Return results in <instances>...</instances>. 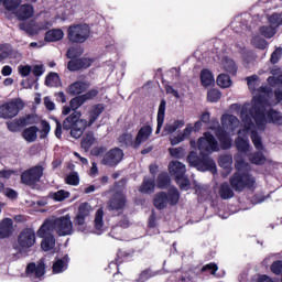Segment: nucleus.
<instances>
[{"instance_id":"4d7b16f0","label":"nucleus","mask_w":282,"mask_h":282,"mask_svg":"<svg viewBox=\"0 0 282 282\" xmlns=\"http://www.w3.org/2000/svg\"><path fill=\"white\" fill-rule=\"evenodd\" d=\"M67 67L69 72H78V69H82L80 59L76 58V59L69 61Z\"/></svg>"},{"instance_id":"8fccbe9b","label":"nucleus","mask_w":282,"mask_h":282,"mask_svg":"<svg viewBox=\"0 0 282 282\" xmlns=\"http://www.w3.org/2000/svg\"><path fill=\"white\" fill-rule=\"evenodd\" d=\"M251 43L254 47H258V50H265V47H268V42L261 36H254Z\"/></svg>"},{"instance_id":"13d9d810","label":"nucleus","mask_w":282,"mask_h":282,"mask_svg":"<svg viewBox=\"0 0 282 282\" xmlns=\"http://www.w3.org/2000/svg\"><path fill=\"white\" fill-rule=\"evenodd\" d=\"M67 184H70L72 186H78L79 184V178H78V173H72L66 177Z\"/></svg>"},{"instance_id":"e433bc0d","label":"nucleus","mask_w":282,"mask_h":282,"mask_svg":"<svg viewBox=\"0 0 282 282\" xmlns=\"http://www.w3.org/2000/svg\"><path fill=\"white\" fill-rule=\"evenodd\" d=\"M45 85L47 87H58L61 85V77L56 73H51L45 79Z\"/></svg>"},{"instance_id":"412c9836","label":"nucleus","mask_w":282,"mask_h":282,"mask_svg":"<svg viewBox=\"0 0 282 282\" xmlns=\"http://www.w3.org/2000/svg\"><path fill=\"white\" fill-rule=\"evenodd\" d=\"M153 128H151V126H143L137 134V138L133 143V149H139V147L143 144V142H147V140L151 138Z\"/></svg>"},{"instance_id":"5701e85b","label":"nucleus","mask_w":282,"mask_h":282,"mask_svg":"<svg viewBox=\"0 0 282 282\" xmlns=\"http://www.w3.org/2000/svg\"><path fill=\"white\" fill-rule=\"evenodd\" d=\"M68 264H69V256L65 254L63 257L57 258L53 263V273L61 274L65 272V270H67Z\"/></svg>"},{"instance_id":"603ef678","label":"nucleus","mask_w":282,"mask_h":282,"mask_svg":"<svg viewBox=\"0 0 282 282\" xmlns=\"http://www.w3.org/2000/svg\"><path fill=\"white\" fill-rule=\"evenodd\" d=\"M169 153L172 158L180 160V158H184V150L182 148H170Z\"/></svg>"},{"instance_id":"1a4fd4ad","label":"nucleus","mask_w":282,"mask_h":282,"mask_svg":"<svg viewBox=\"0 0 282 282\" xmlns=\"http://www.w3.org/2000/svg\"><path fill=\"white\" fill-rule=\"evenodd\" d=\"M21 1L22 0H0V4L2 3L6 10L15 14L20 21H28V19L34 17V7L30 3L21 6Z\"/></svg>"},{"instance_id":"f704fd0d","label":"nucleus","mask_w":282,"mask_h":282,"mask_svg":"<svg viewBox=\"0 0 282 282\" xmlns=\"http://www.w3.org/2000/svg\"><path fill=\"white\" fill-rule=\"evenodd\" d=\"M216 83L218 87H221L223 89H228V87L232 86V80L230 79V76H228L227 74H220L217 77Z\"/></svg>"},{"instance_id":"9d476101","label":"nucleus","mask_w":282,"mask_h":282,"mask_svg":"<svg viewBox=\"0 0 282 282\" xmlns=\"http://www.w3.org/2000/svg\"><path fill=\"white\" fill-rule=\"evenodd\" d=\"M170 174L175 176L176 184L181 191H188L191 188V181L186 177V165L180 161H171L169 164Z\"/></svg>"},{"instance_id":"4c0bfd02","label":"nucleus","mask_w":282,"mask_h":282,"mask_svg":"<svg viewBox=\"0 0 282 282\" xmlns=\"http://www.w3.org/2000/svg\"><path fill=\"white\" fill-rule=\"evenodd\" d=\"M249 160L251 164H256L257 166H260L261 164H265V155L261 152H256L249 155Z\"/></svg>"},{"instance_id":"c756f323","label":"nucleus","mask_w":282,"mask_h":282,"mask_svg":"<svg viewBox=\"0 0 282 282\" xmlns=\"http://www.w3.org/2000/svg\"><path fill=\"white\" fill-rule=\"evenodd\" d=\"M200 80L204 87H210V85H215V76L208 69H203L200 73Z\"/></svg>"},{"instance_id":"7ed1b4c3","label":"nucleus","mask_w":282,"mask_h":282,"mask_svg":"<svg viewBox=\"0 0 282 282\" xmlns=\"http://www.w3.org/2000/svg\"><path fill=\"white\" fill-rule=\"evenodd\" d=\"M105 111V107L102 105H96L91 108L87 119L82 118L80 111H75L70 116H68L63 122V129L65 131L70 130L72 138L78 139L85 133V129L87 127H91L98 120L100 113Z\"/></svg>"},{"instance_id":"49530a36","label":"nucleus","mask_w":282,"mask_h":282,"mask_svg":"<svg viewBox=\"0 0 282 282\" xmlns=\"http://www.w3.org/2000/svg\"><path fill=\"white\" fill-rule=\"evenodd\" d=\"M120 144H126V147H133L135 144V141H133V134L132 133H123L119 137Z\"/></svg>"},{"instance_id":"69168bd1","label":"nucleus","mask_w":282,"mask_h":282,"mask_svg":"<svg viewBox=\"0 0 282 282\" xmlns=\"http://www.w3.org/2000/svg\"><path fill=\"white\" fill-rule=\"evenodd\" d=\"M7 127H8L9 131L17 133V131H19L20 124H19V121L13 120V121L7 122Z\"/></svg>"},{"instance_id":"5fc2aeb1","label":"nucleus","mask_w":282,"mask_h":282,"mask_svg":"<svg viewBox=\"0 0 282 282\" xmlns=\"http://www.w3.org/2000/svg\"><path fill=\"white\" fill-rule=\"evenodd\" d=\"M281 56H282V48L281 47L275 48V51L271 54V58H270L272 65H276V63L281 61Z\"/></svg>"},{"instance_id":"bf43d9fd","label":"nucleus","mask_w":282,"mask_h":282,"mask_svg":"<svg viewBox=\"0 0 282 282\" xmlns=\"http://www.w3.org/2000/svg\"><path fill=\"white\" fill-rule=\"evenodd\" d=\"M271 272H273V274H281L282 272V261L281 260H278V261H274L272 264H271Z\"/></svg>"},{"instance_id":"09e8293b","label":"nucleus","mask_w":282,"mask_h":282,"mask_svg":"<svg viewBox=\"0 0 282 282\" xmlns=\"http://www.w3.org/2000/svg\"><path fill=\"white\" fill-rule=\"evenodd\" d=\"M207 99L209 102H217L218 100H221V91H219L218 89L208 90Z\"/></svg>"},{"instance_id":"4be33fe9","label":"nucleus","mask_w":282,"mask_h":282,"mask_svg":"<svg viewBox=\"0 0 282 282\" xmlns=\"http://www.w3.org/2000/svg\"><path fill=\"white\" fill-rule=\"evenodd\" d=\"M87 89H89V83L79 80L68 86L67 94H70V96H78L80 94H85Z\"/></svg>"},{"instance_id":"58836bf2","label":"nucleus","mask_w":282,"mask_h":282,"mask_svg":"<svg viewBox=\"0 0 282 282\" xmlns=\"http://www.w3.org/2000/svg\"><path fill=\"white\" fill-rule=\"evenodd\" d=\"M89 215H91V205L87 203H83L78 208L77 217L89 219Z\"/></svg>"},{"instance_id":"a18cd8bd","label":"nucleus","mask_w":282,"mask_h":282,"mask_svg":"<svg viewBox=\"0 0 282 282\" xmlns=\"http://www.w3.org/2000/svg\"><path fill=\"white\" fill-rule=\"evenodd\" d=\"M219 166H221V169H230V166H232V155L230 154H223L219 158Z\"/></svg>"},{"instance_id":"ea45409f","label":"nucleus","mask_w":282,"mask_h":282,"mask_svg":"<svg viewBox=\"0 0 282 282\" xmlns=\"http://www.w3.org/2000/svg\"><path fill=\"white\" fill-rule=\"evenodd\" d=\"M69 197V192L65 189H59L55 193L50 194V198L54 199V202H64V199H67Z\"/></svg>"},{"instance_id":"dca6fc26","label":"nucleus","mask_w":282,"mask_h":282,"mask_svg":"<svg viewBox=\"0 0 282 282\" xmlns=\"http://www.w3.org/2000/svg\"><path fill=\"white\" fill-rule=\"evenodd\" d=\"M41 177H43V166L41 165L33 166L21 175L23 184H26L28 186L41 182Z\"/></svg>"},{"instance_id":"e2e57ef3","label":"nucleus","mask_w":282,"mask_h":282,"mask_svg":"<svg viewBox=\"0 0 282 282\" xmlns=\"http://www.w3.org/2000/svg\"><path fill=\"white\" fill-rule=\"evenodd\" d=\"M91 63H94V59L91 58H79V65L82 67V69H87V67H91Z\"/></svg>"},{"instance_id":"3c124183","label":"nucleus","mask_w":282,"mask_h":282,"mask_svg":"<svg viewBox=\"0 0 282 282\" xmlns=\"http://www.w3.org/2000/svg\"><path fill=\"white\" fill-rule=\"evenodd\" d=\"M171 178L167 173H161L158 178L159 188H166V185L170 184Z\"/></svg>"},{"instance_id":"aec40b11","label":"nucleus","mask_w":282,"mask_h":282,"mask_svg":"<svg viewBox=\"0 0 282 282\" xmlns=\"http://www.w3.org/2000/svg\"><path fill=\"white\" fill-rule=\"evenodd\" d=\"M18 242L23 249L32 248L36 243V232H34V229H24L20 232Z\"/></svg>"},{"instance_id":"37998d69","label":"nucleus","mask_w":282,"mask_h":282,"mask_svg":"<svg viewBox=\"0 0 282 282\" xmlns=\"http://www.w3.org/2000/svg\"><path fill=\"white\" fill-rule=\"evenodd\" d=\"M85 102H86L85 97L78 96V97L73 98L69 101V106H70L72 110L74 112H76V110L80 109V107H83V105H85Z\"/></svg>"},{"instance_id":"7c9ffc66","label":"nucleus","mask_w":282,"mask_h":282,"mask_svg":"<svg viewBox=\"0 0 282 282\" xmlns=\"http://www.w3.org/2000/svg\"><path fill=\"white\" fill-rule=\"evenodd\" d=\"M39 133V128H36L35 126H32L30 128H26L22 135L24 138V140H26V142H34L36 141V138L39 137L37 135Z\"/></svg>"},{"instance_id":"0eeeda50","label":"nucleus","mask_w":282,"mask_h":282,"mask_svg":"<svg viewBox=\"0 0 282 282\" xmlns=\"http://www.w3.org/2000/svg\"><path fill=\"white\" fill-rule=\"evenodd\" d=\"M43 226L51 232H56L58 237H69L74 234V223H72L69 215L47 218Z\"/></svg>"},{"instance_id":"a878e982","label":"nucleus","mask_w":282,"mask_h":282,"mask_svg":"<svg viewBox=\"0 0 282 282\" xmlns=\"http://www.w3.org/2000/svg\"><path fill=\"white\" fill-rule=\"evenodd\" d=\"M186 124V121L184 119H174L167 122L164 127V133L171 134L175 133L177 129H182Z\"/></svg>"},{"instance_id":"338daca9","label":"nucleus","mask_w":282,"mask_h":282,"mask_svg":"<svg viewBox=\"0 0 282 282\" xmlns=\"http://www.w3.org/2000/svg\"><path fill=\"white\" fill-rule=\"evenodd\" d=\"M78 54H80V52L78 51V48L76 47H70L68 48L66 56L67 58H76V56H78Z\"/></svg>"},{"instance_id":"473e14b6","label":"nucleus","mask_w":282,"mask_h":282,"mask_svg":"<svg viewBox=\"0 0 282 282\" xmlns=\"http://www.w3.org/2000/svg\"><path fill=\"white\" fill-rule=\"evenodd\" d=\"M102 217H105V212L102 209H98L95 215V228L97 230V235H100V231L105 226V220H102Z\"/></svg>"},{"instance_id":"0e129e2a","label":"nucleus","mask_w":282,"mask_h":282,"mask_svg":"<svg viewBox=\"0 0 282 282\" xmlns=\"http://www.w3.org/2000/svg\"><path fill=\"white\" fill-rule=\"evenodd\" d=\"M219 268L215 263H209L203 267V272H210V274H215Z\"/></svg>"},{"instance_id":"774afa93","label":"nucleus","mask_w":282,"mask_h":282,"mask_svg":"<svg viewBox=\"0 0 282 282\" xmlns=\"http://www.w3.org/2000/svg\"><path fill=\"white\" fill-rule=\"evenodd\" d=\"M105 151H107V148L105 147H95L90 153L91 155L98 156V155H102V153H105Z\"/></svg>"},{"instance_id":"72a5a7b5","label":"nucleus","mask_w":282,"mask_h":282,"mask_svg":"<svg viewBox=\"0 0 282 282\" xmlns=\"http://www.w3.org/2000/svg\"><path fill=\"white\" fill-rule=\"evenodd\" d=\"M219 195L221 199H230L235 197V192H232V188H230L228 183H223L219 189Z\"/></svg>"},{"instance_id":"de8ad7c7","label":"nucleus","mask_w":282,"mask_h":282,"mask_svg":"<svg viewBox=\"0 0 282 282\" xmlns=\"http://www.w3.org/2000/svg\"><path fill=\"white\" fill-rule=\"evenodd\" d=\"M268 21L273 28H275V30L276 28H280V25H282V17L279 13H273L269 15Z\"/></svg>"},{"instance_id":"a19ab883","label":"nucleus","mask_w":282,"mask_h":282,"mask_svg":"<svg viewBox=\"0 0 282 282\" xmlns=\"http://www.w3.org/2000/svg\"><path fill=\"white\" fill-rule=\"evenodd\" d=\"M260 34H262V36H264V39H272V36H274V34H276V28H274L271 24L261 26Z\"/></svg>"},{"instance_id":"c03bdc74","label":"nucleus","mask_w":282,"mask_h":282,"mask_svg":"<svg viewBox=\"0 0 282 282\" xmlns=\"http://www.w3.org/2000/svg\"><path fill=\"white\" fill-rule=\"evenodd\" d=\"M87 219L88 218H83L80 216H76L74 224L77 227V230L80 232H87Z\"/></svg>"},{"instance_id":"393cba45","label":"nucleus","mask_w":282,"mask_h":282,"mask_svg":"<svg viewBox=\"0 0 282 282\" xmlns=\"http://www.w3.org/2000/svg\"><path fill=\"white\" fill-rule=\"evenodd\" d=\"M124 208V195L122 193H117L110 199L108 209L109 210H122Z\"/></svg>"},{"instance_id":"c85d7f7f","label":"nucleus","mask_w":282,"mask_h":282,"mask_svg":"<svg viewBox=\"0 0 282 282\" xmlns=\"http://www.w3.org/2000/svg\"><path fill=\"white\" fill-rule=\"evenodd\" d=\"M166 112V101L164 99L161 100L158 111V127H156V133H160L162 126L164 124V116Z\"/></svg>"},{"instance_id":"79ce46f5","label":"nucleus","mask_w":282,"mask_h":282,"mask_svg":"<svg viewBox=\"0 0 282 282\" xmlns=\"http://www.w3.org/2000/svg\"><path fill=\"white\" fill-rule=\"evenodd\" d=\"M231 28L237 33H243V32H248V30H250L251 26H249L248 23L246 22L241 23L238 19L237 21L231 23Z\"/></svg>"},{"instance_id":"6ab92c4d","label":"nucleus","mask_w":282,"mask_h":282,"mask_svg":"<svg viewBox=\"0 0 282 282\" xmlns=\"http://www.w3.org/2000/svg\"><path fill=\"white\" fill-rule=\"evenodd\" d=\"M26 274L29 278L32 279V281H41L43 276H45V261L40 260V262L36 263H30L26 267Z\"/></svg>"},{"instance_id":"6e6d98bb","label":"nucleus","mask_w":282,"mask_h":282,"mask_svg":"<svg viewBox=\"0 0 282 282\" xmlns=\"http://www.w3.org/2000/svg\"><path fill=\"white\" fill-rule=\"evenodd\" d=\"M18 72L20 75L23 76V78L30 76V74H32V66L30 65H20L18 67Z\"/></svg>"},{"instance_id":"bb28decb","label":"nucleus","mask_w":282,"mask_h":282,"mask_svg":"<svg viewBox=\"0 0 282 282\" xmlns=\"http://www.w3.org/2000/svg\"><path fill=\"white\" fill-rule=\"evenodd\" d=\"M13 224L14 223L10 218H6L0 223L1 239H6V237H10L12 235Z\"/></svg>"},{"instance_id":"680f3d73","label":"nucleus","mask_w":282,"mask_h":282,"mask_svg":"<svg viewBox=\"0 0 282 282\" xmlns=\"http://www.w3.org/2000/svg\"><path fill=\"white\" fill-rule=\"evenodd\" d=\"M110 235L111 237H113V239H122L121 237H119V235H122V229L120 225L112 227Z\"/></svg>"},{"instance_id":"864d4df0","label":"nucleus","mask_w":282,"mask_h":282,"mask_svg":"<svg viewBox=\"0 0 282 282\" xmlns=\"http://www.w3.org/2000/svg\"><path fill=\"white\" fill-rule=\"evenodd\" d=\"M185 140L186 139L182 132L170 138V142H171L172 147H177V144H181V142H184Z\"/></svg>"},{"instance_id":"423d86ee","label":"nucleus","mask_w":282,"mask_h":282,"mask_svg":"<svg viewBox=\"0 0 282 282\" xmlns=\"http://www.w3.org/2000/svg\"><path fill=\"white\" fill-rule=\"evenodd\" d=\"M259 131L257 128L248 129V126L242 121V129L238 131V138L236 139V148L240 153H248L250 151V141L248 140V135L251 133V140L257 151L263 150V143L261 142V137H259Z\"/></svg>"},{"instance_id":"c9c22d12","label":"nucleus","mask_w":282,"mask_h":282,"mask_svg":"<svg viewBox=\"0 0 282 282\" xmlns=\"http://www.w3.org/2000/svg\"><path fill=\"white\" fill-rule=\"evenodd\" d=\"M221 65L225 72H228L229 74H237V64L235 63V61L225 57L221 62Z\"/></svg>"},{"instance_id":"6e6552de","label":"nucleus","mask_w":282,"mask_h":282,"mask_svg":"<svg viewBox=\"0 0 282 282\" xmlns=\"http://www.w3.org/2000/svg\"><path fill=\"white\" fill-rule=\"evenodd\" d=\"M249 91H251L256 100V106L263 105V101L268 100L272 96V88L268 86H261V79L257 75H252L246 78Z\"/></svg>"},{"instance_id":"f03ea898","label":"nucleus","mask_w":282,"mask_h":282,"mask_svg":"<svg viewBox=\"0 0 282 282\" xmlns=\"http://www.w3.org/2000/svg\"><path fill=\"white\" fill-rule=\"evenodd\" d=\"M198 150L200 151V158L197 156L196 152H191L187 156V162H189L191 166H194L197 171L217 173V164L208 156V153L219 151L217 139L210 132H205L204 137L198 139Z\"/></svg>"},{"instance_id":"f257e3e1","label":"nucleus","mask_w":282,"mask_h":282,"mask_svg":"<svg viewBox=\"0 0 282 282\" xmlns=\"http://www.w3.org/2000/svg\"><path fill=\"white\" fill-rule=\"evenodd\" d=\"M272 102L270 98L264 99L262 104L257 105V99L251 100L250 104H245L240 110V118L248 127V129H257L258 131H265V124H282L281 112L270 108Z\"/></svg>"},{"instance_id":"f3484780","label":"nucleus","mask_w":282,"mask_h":282,"mask_svg":"<svg viewBox=\"0 0 282 282\" xmlns=\"http://www.w3.org/2000/svg\"><path fill=\"white\" fill-rule=\"evenodd\" d=\"M271 74L272 76L268 77V83L272 87H278L275 98L278 102H282V70L281 68L273 67Z\"/></svg>"},{"instance_id":"052dcab7","label":"nucleus","mask_w":282,"mask_h":282,"mask_svg":"<svg viewBox=\"0 0 282 282\" xmlns=\"http://www.w3.org/2000/svg\"><path fill=\"white\" fill-rule=\"evenodd\" d=\"M31 72L33 76H36L37 78H40L42 74H45V68L43 67V65H35L33 66V68H31Z\"/></svg>"},{"instance_id":"4468645a","label":"nucleus","mask_w":282,"mask_h":282,"mask_svg":"<svg viewBox=\"0 0 282 282\" xmlns=\"http://www.w3.org/2000/svg\"><path fill=\"white\" fill-rule=\"evenodd\" d=\"M20 109H23V100L13 99L0 106V118L8 120L19 116Z\"/></svg>"},{"instance_id":"9b49d317","label":"nucleus","mask_w":282,"mask_h":282,"mask_svg":"<svg viewBox=\"0 0 282 282\" xmlns=\"http://www.w3.org/2000/svg\"><path fill=\"white\" fill-rule=\"evenodd\" d=\"M180 202V192L175 187H171L169 193H159L154 196V206L159 210H164L165 207L175 206Z\"/></svg>"},{"instance_id":"39448f33","label":"nucleus","mask_w":282,"mask_h":282,"mask_svg":"<svg viewBox=\"0 0 282 282\" xmlns=\"http://www.w3.org/2000/svg\"><path fill=\"white\" fill-rule=\"evenodd\" d=\"M236 169L238 173H236L230 178V184L235 191H243V188H252L254 186V177L248 173L250 171V163L243 160V154L238 153L235 156Z\"/></svg>"},{"instance_id":"ddd939ff","label":"nucleus","mask_w":282,"mask_h":282,"mask_svg":"<svg viewBox=\"0 0 282 282\" xmlns=\"http://www.w3.org/2000/svg\"><path fill=\"white\" fill-rule=\"evenodd\" d=\"M54 25V22L52 21H44V22H36L34 20L30 22H22L19 25V29L22 30V32H25L30 36H35V34H39L40 32H45V30H50Z\"/></svg>"},{"instance_id":"cd10ccee","label":"nucleus","mask_w":282,"mask_h":282,"mask_svg":"<svg viewBox=\"0 0 282 282\" xmlns=\"http://www.w3.org/2000/svg\"><path fill=\"white\" fill-rule=\"evenodd\" d=\"M140 193H153L155 191V176H148L139 188Z\"/></svg>"},{"instance_id":"a211bd4d","label":"nucleus","mask_w":282,"mask_h":282,"mask_svg":"<svg viewBox=\"0 0 282 282\" xmlns=\"http://www.w3.org/2000/svg\"><path fill=\"white\" fill-rule=\"evenodd\" d=\"M122 158H124V152H122L119 148H115L105 154L104 159L101 160V164L105 166H116L122 162Z\"/></svg>"},{"instance_id":"2f4dec72","label":"nucleus","mask_w":282,"mask_h":282,"mask_svg":"<svg viewBox=\"0 0 282 282\" xmlns=\"http://www.w3.org/2000/svg\"><path fill=\"white\" fill-rule=\"evenodd\" d=\"M96 143V138L94 137L93 132H88L84 135L82 140V148L85 149V151H89L91 147Z\"/></svg>"},{"instance_id":"b1692460","label":"nucleus","mask_w":282,"mask_h":282,"mask_svg":"<svg viewBox=\"0 0 282 282\" xmlns=\"http://www.w3.org/2000/svg\"><path fill=\"white\" fill-rule=\"evenodd\" d=\"M63 39H65V32L61 29H52L45 33L44 41H46V43H56L63 41Z\"/></svg>"},{"instance_id":"2eb2a0df","label":"nucleus","mask_w":282,"mask_h":282,"mask_svg":"<svg viewBox=\"0 0 282 282\" xmlns=\"http://www.w3.org/2000/svg\"><path fill=\"white\" fill-rule=\"evenodd\" d=\"M46 225H42L37 230L36 235L42 240L41 248L44 252H50V250H54L56 246V239L54 238V232L51 231Z\"/></svg>"},{"instance_id":"20e7f679","label":"nucleus","mask_w":282,"mask_h":282,"mask_svg":"<svg viewBox=\"0 0 282 282\" xmlns=\"http://www.w3.org/2000/svg\"><path fill=\"white\" fill-rule=\"evenodd\" d=\"M220 121L221 127L219 122H217L210 130L214 131L216 138H218L221 149H230L232 147L230 135H235V131H237L239 127V119L234 115H223Z\"/></svg>"},{"instance_id":"f8f14e48","label":"nucleus","mask_w":282,"mask_h":282,"mask_svg":"<svg viewBox=\"0 0 282 282\" xmlns=\"http://www.w3.org/2000/svg\"><path fill=\"white\" fill-rule=\"evenodd\" d=\"M91 34V29L87 24H76L68 28V39L73 43H85Z\"/></svg>"}]
</instances>
